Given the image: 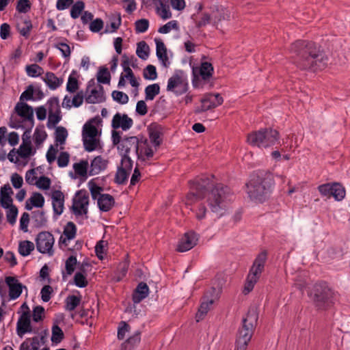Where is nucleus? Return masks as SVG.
Segmentation results:
<instances>
[{
    "label": "nucleus",
    "mask_w": 350,
    "mask_h": 350,
    "mask_svg": "<svg viewBox=\"0 0 350 350\" xmlns=\"http://www.w3.org/2000/svg\"><path fill=\"white\" fill-rule=\"evenodd\" d=\"M43 79L51 90L57 89L63 82L62 79H59L54 73L51 72H46Z\"/></svg>",
    "instance_id": "obj_32"
},
{
    "label": "nucleus",
    "mask_w": 350,
    "mask_h": 350,
    "mask_svg": "<svg viewBox=\"0 0 350 350\" xmlns=\"http://www.w3.org/2000/svg\"><path fill=\"white\" fill-rule=\"evenodd\" d=\"M122 20L120 14H113L109 17V22L105 26V33H113L116 31L121 25Z\"/></svg>",
    "instance_id": "obj_31"
},
{
    "label": "nucleus",
    "mask_w": 350,
    "mask_h": 350,
    "mask_svg": "<svg viewBox=\"0 0 350 350\" xmlns=\"http://www.w3.org/2000/svg\"><path fill=\"white\" fill-rule=\"evenodd\" d=\"M54 237L53 234L46 231L40 232L36 239V248L38 251L42 254H53V246L54 244Z\"/></svg>",
    "instance_id": "obj_12"
},
{
    "label": "nucleus",
    "mask_w": 350,
    "mask_h": 350,
    "mask_svg": "<svg viewBox=\"0 0 350 350\" xmlns=\"http://www.w3.org/2000/svg\"><path fill=\"white\" fill-rule=\"evenodd\" d=\"M14 110L24 120L29 122L31 127L33 126V109L31 106L24 102H18L16 105Z\"/></svg>",
    "instance_id": "obj_19"
},
{
    "label": "nucleus",
    "mask_w": 350,
    "mask_h": 350,
    "mask_svg": "<svg viewBox=\"0 0 350 350\" xmlns=\"http://www.w3.org/2000/svg\"><path fill=\"white\" fill-rule=\"evenodd\" d=\"M178 28V21L176 20H172V21H169L164 25L161 26L158 29V31L161 33H167L172 29H177Z\"/></svg>",
    "instance_id": "obj_60"
},
{
    "label": "nucleus",
    "mask_w": 350,
    "mask_h": 350,
    "mask_svg": "<svg viewBox=\"0 0 350 350\" xmlns=\"http://www.w3.org/2000/svg\"><path fill=\"white\" fill-rule=\"evenodd\" d=\"M89 166L87 160H81L79 163H76L73 165V168L75 173L80 176H85L88 173V168Z\"/></svg>",
    "instance_id": "obj_42"
},
{
    "label": "nucleus",
    "mask_w": 350,
    "mask_h": 350,
    "mask_svg": "<svg viewBox=\"0 0 350 350\" xmlns=\"http://www.w3.org/2000/svg\"><path fill=\"white\" fill-rule=\"evenodd\" d=\"M77 234V227L72 221H68L64 228L63 236L59 238V243L65 246L68 245V241L73 239Z\"/></svg>",
    "instance_id": "obj_24"
},
{
    "label": "nucleus",
    "mask_w": 350,
    "mask_h": 350,
    "mask_svg": "<svg viewBox=\"0 0 350 350\" xmlns=\"http://www.w3.org/2000/svg\"><path fill=\"white\" fill-rule=\"evenodd\" d=\"M214 68L213 65L208 62H202L199 67L192 69V85L194 88L202 89L208 85V88L213 86L212 81Z\"/></svg>",
    "instance_id": "obj_6"
},
{
    "label": "nucleus",
    "mask_w": 350,
    "mask_h": 350,
    "mask_svg": "<svg viewBox=\"0 0 350 350\" xmlns=\"http://www.w3.org/2000/svg\"><path fill=\"white\" fill-rule=\"evenodd\" d=\"M108 160L99 155L93 159L90 163L89 175L94 176L104 171L108 165Z\"/></svg>",
    "instance_id": "obj_23"
},
{
    "label": "nucleus",
    "mask_w": 350,
    "mask_h": 350,
    "mask_svg": "<svg viewBox=\"0 0 350 350\" xmlns=\"http://www.w3.org/2000/svg\"><path fill=\"white\" fill-rule=\"evenodd\" d=\"M88 185L92 199L98 200L99 196L103 194L101 193L103 189L92 181L89 182Z\"/></svg>",
    "instance_id": "obj_54"
},
{
    "label": "nucleus",
    "mask_w": 350,
    "mask_h": 350,
    "mask_svg": "<svg viewBox=\"0 0 350 350\" xmlns=\"http://www.w3.org/2000/svg\"><path fill=\"white\" fill-rule=\"evenodd\" d=\"M85 3L82 1H77L72 5L70 10V16L72 18L76 19L79 17L82 11L84 10Z\"/></svg>",
    "instance_id": "obj_48"
},
{
    "label": "nucleus",
    "mask_w": 350,
    "mask_h": 350,
    "mask_svg": "<svg viewBox=\"0 0 350 350\" xmlns=\"http://www.w3.org/2000/svg\"><path fill=\"white\" fill-rule=\"evenodd\" d=\"M138 159L146 161L150 159L153 157L154 152L152 150L148 142L143 137H140L139 142V148L135 152Z\"/></svg>",
    "instance_id": "obj_21"
},
{
    "label": "nucleus",
    "mask_w": 350,
    "mask_h": 350,
    "mask_svg": "<svg viewBox=\"0 0 350 350\" xmlns=\"http://www.w3.org/2000/svg\"><path fill=\"white\" fill-rule=\"evenodd\" d=\"M89 205V196L85 191H77L73 198L72 211L77 218L82 217V219H87Z\"/></svg>",
    "instance_id": "obj_10"
},
{
    "label": "nucleus",
    "mask_w": 350,
    "mask_h": 350,
    "mask_svg": "<svg viewBox=\"0 0 350 350\" xmlns=\"http://www.w3.org/2000/svg\"><path fill=\"white\" fill-rule=\"evenodd\" d=\"M301 46L297 54L300 66L304 69L311 68H321L327 63L325 55L317 48L315 45H299Z\"/></svg>",
    "instance_id": "obj_4"
},
{
    "label": "nucleus",
    "mask_w": 350,
    "mask_h": 350,
    "mask_svg": "<svg viewBox=\"0 0 350 350\" xmlns=\"http://www.w3.org/2000/svg\"><path fill=\"white\" fill-rule=\"evenodd\" d=\"M55 135V142L60 144H63L65 143L68 136V132L64 127L59 126L56 128Z\"/></svg>",
    "instance_id": "obj_52"
},
{
    "label": "nucleus",
    "mask_w": 350,
    "mask_h": 350,
    "mask_svg": "<svg viewBox=\"0 0 350 350\" xmlns=\"http://www.w3.org/2000/svg\"><path fill=\"white\" fill-rule=\"evenodd\" d=\"M188 89L187 77L181 70H175L173 75L168 79L167 90L173 92L176 95L185 93Z\"/></svg>",
    "instance_id": "obj_9"
},
{
    "label": "nucleus",
    "mask_w": 350,
    "mask_h": 350,
    "mask_svg": "<svg viewBox=\"0 0 350 350\" xmlns=\"http://www.w3.org/2000/svg\"><path fill=\"white\" fill-rule=\"evenodd\" d=\"M34 244L29 241H23L20 242L18 245V252L23 256H27L34 250Z\"/></svg>",
    "instance_id": "obj_41"
},
{
    "label": "nucleus",
    "mask_w": 350,
    "mask_h": 350,
    "mask_svg": "<svg viewBox=\"0 0 350 350\" xmlns=\"http://www.w3.org/2000/svg\"><path fill=\"white\" fill-rule=\"evenodd\" d=\"M148 293L149 288L147 284L143 282H140L133 293L132 299L133 303L139 304L148 295Z\"/></svg>",
    "instance_id": "obj_27"
},
{
    "label": "nucleus",
    "mask_w": 350,
    "mask_h": 350,
    "mask_svg": "<svg viewBox=\"0 0 350 350\" xmlns=\"http://www.w3.org/2000/svg\"><path fill=\"white\" fill-rule=\"evenodd\" d=\"M46 110L49 113H61L59 98L56 96L50 98L46 102Z\"/></svg>",
    "instance_id": "obj_40"
},
{
    "label": "nucleus",
    "mask_w": 350,
    "mask_h": 350,
    "mask_svg": "<svg viewBox=\"0 0 350 350\" xmlns=\"http://www.w3.org/2000/svg\"><path fill=\"white\" fill-rule=\"evenodd\" d=\"M308 296L319 310H326L334 304V292L324 282L314 284L308 293Z\"/></svg>",
    "instance_id": "obj_3"
},
{
    "label": "nucleus",
    "mask_w": 350,
    "mask_h": 350,
    "mask_svg": "<svg viewBox=\"0 0 350 350\" xmlns=\"http://www.w3.org/2000/svg\"><path fill=\"white\" fill-rule=\"evenodd\" d=\"M213 302L214 300L213 299H207L202 302L196 316V321L198 322L204 319V317H205V315L207 314L208 311L210 309V306H211L213 304Z\"/></svg>",
    "instance_id": "obj_36"
},
{
    "label": "nucleus",
    "mask_w": 350,
    "mask_h": 350,
    "mask_svg": "<svg viewBox=\"0 0 350 350\" xmlns=\"http://www.w3.org/2000/svg\"><path fill=\"white\" fill-rule=\"evenodd\" d=\"M129 267V263L127 260H124L118 264L115 273V280L116 282H120L126 275Z\"/></svg>",
    "instance_id": "obj_39"
},
{
    "label": "nucleus",
    "mask_w": 350,
    "mask_h": 350,
    "mask_svg": "<svg viewBox=\"0 0 350 350\" xmlns=\"http://www.w3.org/2000/svg\"><path fill=\"white\" fill-rule=\"evenodd\" d=\"M52 205L54 214L60 215L64 209V195L59 190H54L51 193Z\"/></svg>",
    "instance_id": "obj_22"
},
{
    "label": "nucleus",
    "mask_w": 350,
    "mask_h": 350,
    "mask_svg": "<svg viewBox=\"0 0 350 350\" xmlns=\"http://www.w3.org/2000/svg\"><path fill=\"white\" fill-rule=\"evenodd\" d=\"M224 102L222 96L217 94H207L201 99V106L195 110L196 113H200L221 105Z\"/></svg>",
    "instance_id": "obj_14"
},
{
    "label": "nucleus",
    "mask_w": 350,
    "mask_h": 350,
    "mask_svg": "<svg viewBox=\"0 0 350 350\" xmlns=\"http://www.w3.org/2000/svg\"><path fill=\"white\" fill-rule=\"evenodd\" d=\"M12 193L13 191L9 184L4 185L1 187L0 204L3 208H8L13 205V200L11 198Z\"/></svg>",
    "instance_id": "obj_25"
},
{
    "label": "nucleus",
    "mask_w": 350,
    "mask_h": 350,
    "mask_svg": "<svg viewBox=\"0 0 350 350\" xmlns=\"http://www.w3.org/2000/svg\"><path fill=\"white\" fill-rule=\"evenodd\" d=\"M130 330V325L125 321H121L118 327V338L119 340H123L126 336V334L129 333Z\"/></svg>",
    "instance_id": "obj_59"
},
{
    "label": "nucleus",
    "mask_w": 350,
    "mask_h": 350,
    "mask_svg": "<svg viewBox=\"0 0 350 350\" xmlns=\"http://www.w3.org/2000/svg\"><path fill=\"white\" fill-rule=\"evenodd\" d=\"M32 214V220L36 228H40L46 225L47 219L44 211H33Z\"/></svg>",
    "instance_id": "obj_35"
},
{
    "label": "nucleus",
    "mask_w": 350,
    "mask_h": 350,
    "mask_svg": "<svg viewBox=\"0 0 350 350\" xmlns=\"http://www.w3.org/2000/svg\"><path fill=\"white\" fill-rule=\"evenodd\" d=\"M149 137L150 142L154 145V146H159L161 144V132L156 126L150 128Z\"/></svg>",
    "instance_id": "obj_46"
},
{
    "label": "nucleus",
    "mask_w": 350,
    "mask_h": 350,
    "mask_svg": "<svg viewBox=\"0 0 350 350\" xmlns=\"http://www.w3.org/2000/svg\"><path fill=\"white\" fill-rule=\"evenodd\" d=\"M141 341V332H135L132 336L122 343L120 350H133Z\"/></svg>",
    "instance_id": "obj_30"
},
{
    "label": "nucleus",
    "mask_w": 350,
    "mask_h": 350,
    "mask_svg": "<svg viewBox=\"0 0 350 350\" xmlns=\"http://www.w3.org/2000/svg\"><path fill=\"white\" fill-rule=\"evenodd\" d=\"M190 190L186 196V205L204 200L213 213L221 216L230 204L232 194L230 189L221 183L214 184L208 177L196 178L189 182Z\"/></svg>",
    "instance_id": "obj_1"
},
{
    "label": "nucleus",
    "mask_w": 350,
    "mask_h": 350,
    "mask_svg": "<svg viewBox=\"0 0 350 350\" xmlns=\"http://www.w3.org/2000/svg\"><path fill=\"white\" fill-rule=\"evenodd\" d=\"M9 291V297L10 299H16L22 293L23 289H27V287L21 284L16 277L7 276L5 279Z\"/></svg>",
    "instance_id": "obj_17"
},
{
    "label": "nucleus",
    "mask_w": 350,
    "mask_h": 350,
    "mask_svg": "<svg viewBox=\"0 0 350 350\" xmlns=\"http://www.w3.org/2000/svg\"><path fill=\"white\" fill-rule=\"evenodd\" d=\"M273 185L271 173L260 172L247 183V193L251 200L262 202L269 198Z\"/></svg>",
    "instance_id": "obj_2"
},
{
    "label": "nucleus",
    "mask_w": 350,
    "mask_h": 350,
    "mask_svg": "<svg viewBox=\"0 0 350 350\" xmlns=\"http://www.w3.org/2000/svg\"><path fill=\"white\" fill-rule=\"evenodd\" d=\"M111 96L114 101L120 105L126 104L129 100V96L126 93L118 90L113 91Z\"/></svg>",
    "instance_id": "obj_49"
},
{
    "label": "nucleus",
    "mask_w": 350,
    "mask_h": 350,
    "mask_svg": "<svg viewBox=\"0 0 350 350\" xmlns=\"http://www.w3.org/2000/svg\"><path fill=\"white\" fill-rule=\"evenodd\" d=\"M31 8L29 0H18L16 7V10L20 13H27Z\"/></svg>",
    "instance_id": "obj_64"
},
{
    "label": "nucleus",
    "mask_w": 350,
    "mask_h": 350,
    "mask_svg": "<svg viewBox=\"0 0 350 350\" xmlns=\"http://www.w3.org/2000/svg\"><path fill=\"white\" fill-rule=\"evenodd\" d=\"M29 201L32 204V206L38 208H42L44 204V198L40 193H33Z\"/></svg>",
    "instance_id": "obj_56"
},
{
    "label": "nucleus",
    "mask_w": 350,
    "mask_h": 350,
    "mask_svg": "<svg viewBox=\"0 0 350 350\" xmlns=\"http://www.w3.org/2000/svg\"><path fill=\"white\" fill-rule=\"evenodd\" d=\"M47 137L43 125L37 126L33 133V140L37 148H39Z\"/></svg>",
    "instance_id": "obj_34"
},
{
    "label": "nucleus",
    "mask_w": 350,
    "mask_h": 350,
    "mask_svg": "<svg viewBox=\"0 0 350 350\" xmlns=\"http://www.w3.org/2000/svg\"><path fill=\"white\" fill-rule=\"evenodd\" d=\"M160 93V86L158 83L148 85L145 88V99L152 100Z\"/></svg>",
    "instance_id": "obj_38"
},
{
    "label": "nucleus",
    "mask_w": 350,
    "mask_h": 350,
    "mask_svg": "<svg viewBox=\"0 0 350 350\" xmlns=\"http://www.w3.org/2000/svg\"><path fill=\"white\" fill-rule=\"evenodd\" d=\"M94 122V119H92L84 124L83 127V137H96L98 131L93 124Z\"/></svg>",
    "instance_id": "obj_37"
},
{
    "label": "nucleus",
    "mask_w": 350,
    "mask_h": 350,
    "mask_svg": "<svg viewBox=\"0 0 350 350\" xmlns=\"http://www.w3.org/2000/svg\"><path fill=\"white\" fill-rule=\"evenodd\" d=\"M139 139L140 138L137 136L124 137L120 146H118V149L122 157H129V153L131 150L136 152L137 148H139Z\"/></svg>",
    "instance_id": "obj_16"
},
{
    "label": "nucleus",
    "mask_w": 350,
    "mask_h": 350,
    "mask_svg": "<svg viewBox=\"0 0 350 350\" xmlns=\"http://www.w3.org/2000/svg\"><path fill=\"white\" fill-rule=\"evenodd\" d=\"M97 204L101 211L107 212L114 206L115 200L111 195L104 193L99 196Z\"/></svg>",
    "instance_id": "obj_28"
},
{
    "label": "nucleus",
    "mask_w": 350,
    "mask_h": 350,
    "mask_svg": "<svg viewBox=\"0 0 350 350\" xmlns=\"http://www.w3.org/2000/svg\"><path fill=\"white\" fill-rule=\"evenodd\" d=\"M77 263V260L76 256H69L66 262H65V271H62V278L64 280H66V277L68 275H71L76 267Z\"/></svg>",
    "instance_id": "obj_33"
},
{
    "label": "nucleus",
    "mask_w": 350,
    "mask_h": 350,
    "mask_svg": "<svg viewBox=\"0 0 350 350\" xmlns=\"http://www.w3.org/2000/svg\"><path fill=\"white\" fill-rule=\"evenodd\" d=\"M33 321L34 322H40L44 317V308L41 306H37L33 309Z\"/></svg>",
    "instance_id": "obj_63"
},
{
    "label": "nucleus",
    "mask_w": 350,
    "mask_h": 350,
    "mask_svg": "<svg viewBox=\"0 0 350 350\" xmlns=\"http://www.w3.org/2000/svg\"><path fill=\"white\" fill-rule=\"evenodd\" d=\"M267 259V252L265 250L259 253L256 257L247 276L243 290L245 294H247L253 290L264 270Z\"/></svg>",
    "instance_id": "obj_7"
},
{
    "label": "nucleus",
    "mask_w": 350,
    "mask_h": 350,
    "mask_svg": "<svg viewBox=\"0 0 350 350\" xmlns=\"http://www.w3.org/2000/svg\"><path fill=\"white\" fill-rule=\"evenodd\" d=\"M61 113H49L47 127L49 129H53L56 124H57L62 120Z\"/></svg>",
    "instance_id": "obj_62"
},
{
    "label": "nucleus",
    "mask_w": 350,
    "mask_h": 350,
    "mask_svg": "<svg viewBox=\"0 0 350 350\" xmlns=\"http://www.w3.org/2000/svg\"><path fill=\"white\" fill-rule=\"evenodd\" d=\"M133 167V161L129 157H122L120 165L118 167L114 182L118 185H124L127 180Z\"/></svg>",
    "instance_id": "obj_13"
},
{
    "label": "nucleus",
    "mask_w": 350,
    "mask_h": 350,
    "mask_svg": "<svg viewBox=\"0 0 350 350\" xmlns=\"http://www.w3.org/2000/svg\"><path fill=\"white\" fill-rule=\"evenodd\" d=\"M27 74L31 77H37L43 73V69L38 64L28 65L25 68Z\"/></svg>",
    "instance_id": "obj_50"
},
{
    "label": "nucleus",
    "mask_w": 350,
    "mask_h": 350,
    "mask_svg": "<svg viewBox=\"0 0 350 350\" xmlns=\"http://www.w3.org/2000/svg\"><path fill=\"white\" fill-rule=\"evenodd\" d=\"M105 97L103 86H99V90L96 88L90 91V94L85 97V101L88 103L95 104L105 101Z\"/></svg>",
    "instance_id": "obj_29"
},
{
    "label": "nucleus",
    "mask_w": 350,
    "mask_h": 350,
    "mask_svg": "<svg viewBox=\"0 0 350 350\" xmlns=\"http://www.w3.org/2000/svg\"><path fill=\"white\" fill-rule=\"evenodd\" d=\"M30 318L31 315L29 312H23L19 317L16 325V331L19 336L21 337L25 334L32 332Z\"/></svg>",
    "instance_id": "obj_20"
},
{
    "label": "nucleus",
    "mask_w": 350,
    "mask_h": 350,
    "mask_svg": "<svg viewBox=\"0 0 350 350\" xmlns=\"http://www.w3.org/2000/svg\"><path fill=\"white\" fill-rule=\"evenodd\" d=\"M36 150H33L31 145L21 144L17 150V154L23 159L29 157L36 153Z\"/></svg>",
    "instance_id": "obj_44"
},
{
    "label": "nucleus",
    "mask_w": 350,
    "mask_h": 350,
    "mask_svg": "<svg viewBox=\"0 0 350 350\" xmlns=\"http://www.w3.org/2000/svg\"><path fill=\"white\" fill-rule=\"evenodd\" d=\"M157 46V55L163 64L167 67L170 64L168 57L167 54V48L165 45H156Z\"/></svg>",
    "instance_id": "obj_45"
},
{
    "label": "nucleus",
    "mask_w": 350,
    "mask_h": 350,
    "mask_svg": "<svg viewBox=\"0 0 350 350\" xmlns=\"http://www.w3.org/2000/svg\"><path fill=\"white\" fill-rule=\"evenodd\" d=\"M96 77L98 81L103 84L109 83L111 79L110 73L108 71V69L105 67H102L99 69Z\"/></svg>",
    "instance_id": "obj_47"
},
{
    "label": "nucleus",
    "mask_w": 350,
    "mask_h": 350,
    "mask_svg": "<svg viewBox=\"0 0 350 350\" xmlns=\"http://www.w3.org/2000/svg\"><path fill=\"white\" fill-rule=\"evenodd\" d=\"M8 211L6 212V218L7 221L11 224L13 225L15 224L16 217L18 215V209L16 206L14 205H12L10 207L7 208Z\"/></svg>",
    "instance_id": "obj_58"
},
{
    "label": "nucleus",
    "mask_w": 350,
    "mask_h": 350,
    "mask_svg": "<svg viewBox=\"0 0 350 350\" xmlns=\"http://www.w3.org/2000/svg\"><path fill=\"white\" fill-rule=\"evenodd\" d=\"M66 310L68 311L74 310L81 302V297L76 295H69L66 299Z\"/></svg>",
    "instance_id": "obj_43"
},
{
    "label": "nucleus",
    "mask_w": 350,
    "mask_h": 350,
    "mask_svg": "<svg viewBox=\"0 0 350 350\" xmlns=\"http://www.w3.org/2000/svg\"><path fill=\"white\" fill-rule=\"evenodd\" d=\"M256 320V317L249 312L246 318L243 319L242 327L239 329L237 338V350H246L248 342L253 334L254 325L252 321Z\"/></svg>",
    "instance_id": "obj_8"
},
{
    "label": "nucleus",
    "mask_w": 350,
    "mask_h": 350,
    "mask_svg": "<svg viewBox=\"0 0 350 350\" xmlns=\"http://www.w3.org/2000/svg\"><path fill=\"white\" fill-rule=\"evenodd\" d=\"M16 27L20 34L24 37H28L32 29L31 21L27 17L16 18Z\"/></svg>",
    "instance_id": "obj_26"
},
{
    "label": "nucleus",
    "mask_w": 350,
    "mask_h": 350,
    "mask_svg": "<svg viewBox=\"0 0 350 350\" xmlns=\"http://www.w3.org/2000/svg\"><path fill=\"white\" fill-rule=\"evenodd\" d=\"M74 283L79 288H84L88 284L85 275L81 272H77L75 273L74 276Z\"/></svg>",
    "instance_id": "obj_61"
},
{
    "label": "nucleus",
    "mask_w": 350,
    "mask_h": 350,
    "mask_svg": "<svg viewBox=\"0 0 350 350\" xmlns=\"http://www.w3.org/2000/svg\"><path fill=\"white\" fill-rule=\"evenodd\" d=\"M317 189L322 196L334 197L336 201L342 200L346 195L345 187L338 183L322 184Z\"/></svg>",
    "instance_id": "obj_11"
},
{
    "label": "nucleus",
    "mask_w": 350,
    "mask_h": 350,
    "mask_svg": "<svg viewBox=\"0 0 350 350\" xmlns=\"http://www.w3.org/2000/svg\"><path fill=\"white\" fill-rule=\"evenodd\" d=\"M143 77L147 80H154L157 77L156 67L153 65H148L143 72Z\"/></svg>",
    "instance_id": "obj_53"
},
{
    "label": "nucleus",
    "mask_w": 350,
    "mask_h": 350,
    "mask_svg": "<svg viewBox=\"0 0 350 350\" xmlns=\"http://www.w3.org/2000/svg\"><path fill=\"white\" fill-rule=\"evenodd\" d=\"M64 338V332L58 325H53L52 327L51 341L59 343Z\"/></svg>",
    "instance_id": "obj_57"
},
{
    "label": "nucleus",
    "mask_w": 350,
    "mask_h": 350,
    "mask_svg": "<svg viewBox=\"0 0 350 350\" xmlns=\"http://www.w3.org/2000/svg\"><path fill=\"white\" fill-rule=\"evenodd\" d=\"M198 241V234L193 232H186L180 239L176 250L179 252H185L192 249L196 245Z\"/></svg>",
    "instance_id": "obj_15"
},
{
    "label": "nucleus",
    "mask_w": 350,
    "mask_h": 350,
    "mask_svg": "<svg viewBox=\"0 0 350 350\" xmlns=\"http://www.w3.org/2000/svg\"><path fill=\"white\" fill-rule=\"evenodd\" d=\"M133 124V120L127 114L116 113L111 120V126L114 129H122L123 131L130 129Z\"/></svg>",
    "instance_id": "obj_18"
},
{
    "label": "nucleus",
    "mask_w": 350,
    "mask_h": 350,
    "mask_svg": "<svg viewBox=\"0 0 350 350\" xmlns=\"http://www.w3.org/2000/svg\"><path fill=\"white\" fill-rule=\"evenodd\" d=\"M83 146L88 152H92L96 149L98 141L96 137H83Z\"/></svg>",
    "instance_id": "obj_51"
},
{
    "label": "nucleus",
    "mask_w": 350,
    "mask_h": 350,
    "mask_svg": "<svg viewBox=\"0 0 350 350\" xmlns=\"http://www.w3.org/2000/svg\"><path fill=\"white\" fill-rule=\"evenodd\" d=\"M75 73V71H72V73L68 77L66 85V90L71 93L75 92L79 88L78 80L73 76Z\"/></svg>",
    "instance_id": "obj_55"
},
{
    "label": "nucleus",
    "mask_w": 350,
    "mask_h": 350,
    "mask_svg": "<svg viewBox=\"0 0 350 350\" xmlns=\"http://www.w3.org/2000/svg\"><path fill=\"white\" fill-rule=\"evenodd\" d=\"M278 131L271 128L262 129L247 135V142L254 146L268 148L273 146L279 139Z\"/></svg>",
    "instance_id": "obj_5"
}]
</instances>
